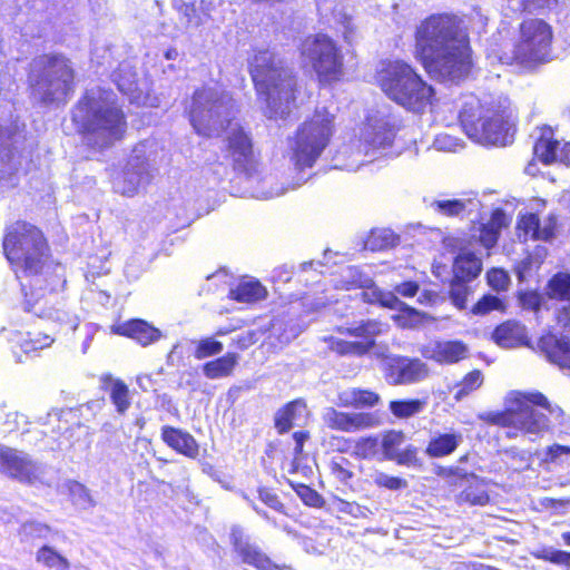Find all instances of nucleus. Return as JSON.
Wrapping results in <instances>:
<instances>
[{
  "mask_svg": "<svg viewBox=\"0 0 570 570\" xmlns=\"http://www.w3.org/2000/svg\"><path fill=\"white\" fill-rule=\"evenodd\" d=\"M414 53L430 77L439 81H458L470 70L469 40L454 16L432 14L421 21Z\"/></svg>",
  "mask_w": 570,
  "mask_h": 570,
  "instance_id": "nucleus-1",
  "label": "nucleus"
},
{
  "mask_svg": "<svg viewBox=\"0 0 570 570\" xmlns=\"http://www.w3.org/2000/svg\"><path fill=\"white\" fill-rule=\"evenodd\" d=\"M236 106L232 97L217 87H204L195 91L189 106V119L202 136L212 137L227 129V151L234 167L249 171L254 165L252 138L243 127L234 122Z\"/></svg>",
  "mask_w": 570,
  "mask_h": 570,
  "instance_id": "nucleus-2",
  "label": "nucleus"
},
{
  "mask_svg": "<svg viewBox=\"0 0 570 570\" xmlns=\"http://www.w3.org/2000/svg\"><path fill=\"white\" fill-rule=\"evenodd\" d=\"M504 411H490L480 413V420L510 429L509 436L524 435L540 436L550 429L548 414L554 420L563 417V411L551 405L540 392L521 393L512 391L505 396Z\"/></svg>",
  "mask_w": 570,
  "mask_h": 570,
  "instance_id": "nucleus-3",
  "label": "nucleus"
},
{
  "mask_svg": "<svg viewBox=\"0 0 570 570\" xmlns=\"http://www.w3.org/2000/svg\"><path fill=\"white\" fill-rule=\"evenodd\" d=\"M250 75L268 118H284L296 107V80L293 72L272 52L254 55Z\"/></svg>",
  "mask_w": 570,
  "mask_h": 570,
  "instance_id": "nucleus-4",
  "label": "nucleus"
},
{
  "mask_svg": "<svg viewBox=\"0 0 570 570\" xmlns=\"http://www.w3.org/2000/svg\"><path fill=\"white\" fill-rule=\"evenodd\" d=\"M514 110L507 98L480 100L470 97L460 111L465 134L482 145L505 146L514 134Z\"/></svg>",
  "mask_w": 570,
  "mask_h": 570,
  "instance_id": "nucleus-5",
  "label": "nucleus"
},
{
  "mask_svg": "<svg viewBox=\"0 0 570 570\" xmlns=\"http://www.w3.org/2000/svg\"><path fill=\"white\" fill-rule=\"evenodd\" d=\"M75 117H81L86 142L97 148L111 146L125 132L124 114L111 92L89 91Z\"/></svg>",
  "mask_w": 570,
  "mask_h": 570,
  "instance_id": "nucleus-6",
  "label": "nucleus"
},
{
  "mask_svg": "<svg viewBox=\"0 0 570 570\" xmlns=\"http://www.w3.org/2000/svg\"><path fill=\"white\" fill-rule=\"evenodd\" d=\"M27 82L30 97L42 105L65 102L73 89L75 69L61 53H42L31 59Z\"/></svg>",
  "mask_w": 570,
  "mask_h": 570,
  "instance_id": "nucleus-7",
  "label": "nucleus"
},
{
  "mask_svg": "<svg viewBox=\"0 0 570 570\" xmlns=\"http://www.w3.org/2000/svg\"><path fill=\"white\" fill-rule=\"evenodd\" d=\"M377 82L385 95L409 110L421 112L434 98V89L403 61H390L377 72Z\"/></svg>",
  "mask_w": 570,
  "mask_h": 570,
  "instance_id": "nucleus-8",
  "label": "nucleus"
},
{
  "mask_svg": "<svg viewBox=\"0 0 570 570\" xmlns=\"http://www.w3.org/2000/svg\"><path fill=\"white\" fill-rule=\"evenodd\" d=\"M335 131V116L326 108L301 124L287 140V156L297 169L311 168L323 154Z\"/></svg>",
  "mask_w": 570,
  "mask_h": 570,
  "instance_id": "nucleus-9",
  "label": "nucleus"
},
{
  "mask_svg": "<svg viewBox=\"0 0 570 570\" xmlns=\"http://www.w3.org/2000/svg\"><path fill=\"white\" fill-rule=\"evenodd\" d=\"M3 252L12 265L29 275L40 273L48 258V246L42 233L23 222H17L7 229Z\"/></svg>",
  "mask_w": 570,
  "mask_h": 570,
  "instance_id": "nucleus-10",
  "label": "nucleus"
},
{
  "mask_svg": "<svg viewBox=\"0 0 570 570\" xmlns=\"http://www.w3.org/2000/svg\"><path fill=\"white\" fill-rule=\"evenodd\" d=\"M3 252L12 265L29 275L40 273L48 258V246L42 233L23 222H17L7 229Z\"/></svg>",
  "mask_w": 570,
  "mask_h": 570,
  "instance_id": "nucleus-11",
  "label": "nucleus"
},
{
  "mask_svg": "<svg viewBox=\"0 0 570 570\" xmlns=\"http://www.w3.org/2000/svg\"><path fill=\"white\" fill-rule=\"evenodd\" d=\"M394 137L395 128L389 117H370L362 129L360 139L341 151V155L346 158L344 168L357 170L361 166L386 155Z\"/></svg>",
  "mask_w": 570,
  "mask_h": 570,
  "instance_id": "nucleus-12",
  "label": "nucleus"
},
{
  "mask_svg": "<svg viewBox=\"0 0 570 570\" xmlns=\"http://www.w3.org/2000/svg\"><path fill=\"white\" fill-rule=\"evenodd\" d=\"M346 273V288H363L361 296L364 302L370 304L379 303L382 306L399 309V314L393 316L399 326L415 328L433 320L430 315L405 305L393 293L382 292L373 285L368 276L363 275L357 268L348 267Z\"/></svg>",
  "mask_w": 570,
  "mask_h": 570,
  "instance_id": "nucleus-13",
  "label": "nucleus"
},
{
  "mask_svg": "<svg viewBox=\"0 0 570 570\" xmlns=\"http://www.w3.org/2000/svg\"><path fill=\"white\" fill-rule=\"evenodd\" d=\"M301 59L323 82L337 80L343 75V57L334 41L325 35L307 37L301 46Z\"/></svg>",
  "mask_w": 570,
  "mask_h": 570,
  "instance_id": "nucleus-14",
  "label": "nucleus"
},
{
  "mask_svg": "<svg viewBox=\"0 0 570 570\" xmlns=\"http://www.w3.org/2000/svg\"><path fill=\"white\" fill-rule=\"evenodd\" d=\"M552 30L540 19H530L520 27V38L514 46L513 56L501 57L504 63L513 60L521 63L544 62L551 58Z\"/></svg>",
  "mask_w": 570,
  "mask_h": 570,
  "instance_id": "nucleus-15",
  "label": "nucleus"
},
{
  "mask_svg": "<svg viewBox=\"0 0 570 570\" xmlns=\"http://www.w3.org/2000/svg\"><path fill=\"white\" fill-rule=\"evenodd\" d=\"M383 370L386 381L392 385H406L420 382L428 376L426 365L419 358L400 355H384Z\"/></svg>",
  "mask_w": 570,
  "mask_h": 570,
  "instance_id": "nucleus-16",
  "label": "nucleus"
},
{
  "mask_svg": "<svg viewBox=\"0 0 570 570\" xmlns=\"http://www.w3.org/2000/svg\"><path fill=\"white\" fill-rule=\"evenodd\" d=\"M322 419L327 428L346 433H354L380 425V420L373 413L342 412L333 406L324 410Z\"/></svg>",
  "mask_w": 570,
  "mask_h": 570,
  "instance_id": "nucleus-17",
  "label": "nucleus"
},
{
  "mask_svg": "<svg viewBox=\"0 0 570 570\" xmlns=\"http://www.w3.org/2000/svg\"><path fill=\"white\" fill-rule=\"evenodd\" d=\"M0 472L19 481L31 482L38 468L28 455L14 449H0Z\"/></svg>",
  "mask_w": 570,
  "mask_h": 570,
  "instance_id": "nucleus-18",
  "label": "nucleus"
},
{
  "mask_svg": "<svg viewBox=\"0 0 570 570\" xmlns=\"http://www.w3.org/2000/svg\"><path fill=\"white\" fill-rule=\"evenodd\" d=\"M557 226V218L549 214L541 218L537 213H527L520 216L518 229L523 232L524 239L528 237L539 240H549L553 237Z\"/></svg>",
  "mask_w": 570,
  "mask_h": 570,
  "instance_id": "nucleus-19",
  "label": "nucleus"
},
{
  "mask_svg": "<svg viewBox=\"0 0 570 570\" xmlns=\"http://www.w3.org/2000/svg\"><path fill=\"white\" fill-rule=\"evenodd\" d=\"M230 540L243 562L261 570H272L271 560L248 541V538L240 528L234 527L232 529Z\"/></svg>",
  "mask_w": 570,
  "mask_h": 570,
  "instance_id": "nucleus-20",
  "label": "nucleus"
},
{
  "mask_svg": "<svg viewBox=\"0 0 570 570\" xmlns=\"http://www.w3.org/2000/svg\"><path fill=\"white\" fill-rule=\"evenodd\" d=\"M539 348L548 361L558 365L562 371H568L570 376V338L547 334L540 338Z\"/></svg>",
  "mask_w": 570,
  "mask_h": 570,
  "instance_id": "nucleus-21",
  "label": "nucleus"
},
{
  "mask_svg": "<svg viewBox=\"0 0 570 570\" xmlns=\"http://www.w3.org/2000/svg\"><path fill=\"white\" fill-rule=\"evenodd\" d=\"M423 356L438 363H456L468 355V346L461 341H438L426 345Z\"/></svg>",
  "mask_w": 570,
  "mask_h": 570,
  "instance_id": "nucleus-22",
  "label": "nucleus"
},
{
  "mask_svg": "<svg viewBox=\"0 0 570 570\" xmlns=\"http://www.w3.org/2000/svg\"><path fill=\"white\" fill-rule=\"evenodd\" d=\"M492 340L503 348L528 345L527 328L517 321H507L493 331Z\"/></svg>",
  "mask_w": 570,
  "mask_h": 570,
  "instance_id": "nucleus-23",
  "label": "nucleus"
},
{
  "mask_svg": "<svg viewBox=\"0 0 570 570\" xmlns=\"http://www.w3.org/2000/svg\"><path fill=\"white\" fill-rule=\"evenodd\" d=\"M308 411L303 400H295L286 404L275 415V426L279 433L287 432L293 425L306 422Z\"/></svg>",
  "mask_w": 570,
  "mask_h": 570,
  "instance_id": "nucleus-24",
  "label": "nucleus"
},
{
  "mask_svg": "<svg viewBox=\"0 0 570 570\" xmlns=\"http://www.w3.org/2000/svg\"><path fill=\"white\" fill-rule=\"evenodd\" d=\"M389 327L390 326L386 323H382L375 320H367L355 323L352 326L340 327L338 332L341 334L362 338L363 341L360 343H367L370 351L375 344V338L385 334L389 331Z\"/></svg>",
  "mask_w": 570,
  "mask_h": 570,
  "instance_id": "nucleus-25",
  "label": "nucleus"
},
{
  "mask_svg": "<svg viewBox=\"0 0 570 570\" xmlns=\"http://www.w3.org/2000/svg\"><path fill=\"white\" fill-rule=\"evenodd\" d=\"M377 393L370 390L348 387L337 393L336 405L342 407H373L380 402Z\"/></svg>",
  "mask_w": 570,
  "mask_h": 570,
  "instance_id": "nucleus-26",
  "label": "nucleus"
},
{
  "mask_svg": "<svg viewBox=\"0 0 570 570\" xmlns=\"http://www.w3.org/2000/svg\"><path fill=\"white\" fill-rule=\"evenodd\" d=\"M464 489L458 495V503H469L471 505H485L490 501L488 483L475 475L463 478Z\"/></svg>",
  "mask_w": 570,
  "mask_h": 570,
  "instance_id": "nucleus-27",
  "label": "nucleus"
},
{
  "mask_svg": "<svg viewBox=\"0 0 570 570\" xmlns=\"http://www.w3.org/2000/svg\"><path fill=\"white\" fill-rule=\"evenodd\" d=\"M463 435L460 432L435 433L430 439L426 453L431 458H442L453 453L462 443Z\"/></svg>",
  "mask_w": 570,
  "mask_h": 570,
  "instance_id": "nucleus-28",
  "label": "nucleus"
},
{
  "mask_svg": "<svg viewBox=\"0 0 570 570\" xmlns=\"http://www.w3.org/2000/svg\"><path fill=\"white\" fill-rule=\"evenodd\" d=\"M482 262L471 252L463 250L454 258L453 274L456 281L470 282L479 276Z\"/></svg>",
  "mask_w": 570,
  "mask_h": 570,
  "instance_id": "nucleus-29",
  "label": "nucleus"
},
{
  "mask_svg": "<svg viewBox=\"0 0 570 570\" xmlns=\"http://www.w3.org/2000/svg\"><path fill=\"white\" fill-rule=\"evenodd\" d=\"M163 439L170 448L186 456L196 458L198 454V444L189 433L166 428L163 431Z\"/></svg>",
  "mask_w": 570,
  "mask_h": 570,
  "instance_id": "nucleus-30",
  "label": "nucleus"
},
{
  "mask_svg": "<svg viewBox=\"0 0 570 570\" xmlns=\"http://www.w3.org/2000/svg\"><path fill=\"white\" fill-rule=\"evenodd\" d=\"M230 298L246 304L259 302L267 296L266 288L253 278L243 279L229 292Z\"/></svg>",
  "mask_w": 570,
  "mask_h": 570,
  "instance_id": "nucleus-31",
  "label": "nucleus"
},
{
  "mask_svg": "<svg viewBox=\"0 0 570 570\" xmlns=\"http://www.w3.org/2000/svg\"><path fill=\"white\" fill-rule=\"evenodd\" d=\"M237 363L238 355L235 353H227L222 357L205 363L203 366V373L209 380L227 377L232 375Z\"/></svg>",
  "mask_w": 570,
  "mask_h": 570,
  "instance_id": "nucleus-32",
  "label": "nucleus"
},
{
  "mask_svg": "<svg viewBox=\"0 0 570 570\" xmlns=\"http://www.w3.org/2000/svg\"><path fill=\"white\" fill-rule=\"evenodd\" d=\"M476 205L478 202L470 198H440L431 203V207L436 213L449 217L460 216Z\"/></svg>",
  "mask_w": 570,
  "mask_h": 570,
  "instance_id": "nucleus-33",
  "label": "nucleus"
},
{
  "mask_svg": "<svg viewBox=\"0 0 570 570\" xmlns=\"http://www.w3.org/2000/svg\"><path fill=\"white\" fill-rule=\"evenodd\" d=\"M102 386L109 393L114 404L117 407L119 413L125 412L130 402H129V390L127 385L117 379L111 376H106L102 379Z\"/></svg>",
  "mask_w": 570,
  "mask_h": 570,
  "instance_id": "nucleus-34",
  "label": "nucleus"
},
{
  "mask_svg": "<svg viewBox=\"0 0 570 570\" xmlns=\"http://www.w3.org/2000/svg\"><path fill=\"white\" fill-rule=\"evenodd\" d=\"M546 295L551 299L570 303V273H557L546 286Z\"/></svg>",
  "mask_w": 570,
  "mask_h": 570,
  "instance_id": "nucleus-35",
  "label": "nucleus"
},
{
  "mask_svg": "<svg viewBox=\"0 0 570 570\" xmlns=\"http://www.w3.org/2000/svg\"><path fill=\"white\" fill-rule=\"evenodd\" d=\"M0 160L2 163V167L0 168L2 178L12 176L18 173L21 167V156L17 147H8L2 136L0 137Z\"/></svg>",
  "mask_w": 570,
  "mask_h": 570,
  "instance_id": "nucleus-36",
  "label": "nucleus"
},
{
  "mask_svg": "<svg viewBox=\"0 0 570 570\" xmlns=\"http://www.w3.org/2000/svg\"><path fill=\"white\" fill-rule=\"evenodd\" d=\"M426 406L425 400H399L391 401L389 409L391 413L400 420H406L420 414Z\"/></svg>",
  "mask_w": 570,
  "mask_h": 570,
  "instance_id": "nucleus-37",
  "label": "nucleus"
},
{
  "mask_svg": "<svg viewBox=\"0 0 570 570\" xmlns=\"http://www.w3.org/2000/svg\"><path fill=\"white\" fill-rule=\"evenodd\" d=\"M399 236L389 228L373 229L365 240V247L371 250H382L395 246Z\"/></svg>",
  "mask_w": 570,
  "mask_h": 570,
  "instance_id": "nucleus-38",
  "label": "nucleus"
},
{
  "mask_svg": "<svg viewBox=\"0 0 570 570\" xmlns=\"http://www.w3.org/2000/svg\"><path fill=\"white\" fill-rule=\"evenodd\" d=\"M559 142L552 138L551 132H544L535 142L533 151L543 164H551L557 159Z\"/></svg>",
  "mask_w": 570,
  "mask_h": 570,
  "instance_id": "nucleus-39",
  "label": "nucleus"
},
{
  "mask_svg": "<svg viewBox=\"0 0 570 570\" xmlns=\"http://www.w3.org/2000/svg\"><path fill=\"white\" fill-rule=\"evenodd\" d=\"M405 435L401 431L391 430L383 434L380 440V460H391L396 456L400 446L404 443Z\"/></svg>",
  "mask_w": 570,
  "mask_h": 570,
  "instance_id": "nucleus-40",
  "label": "nucleus"
},
{
  "mask_svg": "<svg viewBox=\"0 0 570 570\" xmlns=\"http://www.w3.org/2000/svg\"><path fill=\"white\" fill-rule=\"evenodd\" d=\"M332 351L342 355H364L368 352L367 343L347 342L334 336L325 337Z\"/></svg>",
  "mask_w": 570,
  "mask_h": 570,
  "instance_id": "nucleus-41",
  "label": "nucleus"
},
{
  "mask_svg": "<svg viewBox=\"0 0 570 570\" xmlns=\"http://www.w3.org/2000/svg\"><path fill=\"white\" fill-rule=\"evenodd\" d=\"M353 454L360 459H379L381 458L380 452V439L377 436H363L355 441Z\"/></svg>",
  "mask_w": 570,
  "mask_h": 570,
  "instance_id": "nucleus-42",
  "label": "nucleus"
},
{
  "mask_svg": "<svg viewBox=\"0 0 570 570\" xmlns=\"http://www.w3.org/2000/svg\"><path fill=\"white\" fill-rule=\"evenodd\" d=\"M37 561L56 570H68L70 568L69 561L48 546H43L39 549L37 552Z\"/></svg>",
  "mask_w": 570,
  "mask_h": 570,
  "instance_id": "nucleus-43",
  "label": "nucleus"
},
{
  "mask_svg": "<svg viewBox=\"0 0 570 570\" xmlns=\"http://www.w3.org/2000/svg\"><path fill=\"white\" fill-rule=\"evenodd\" d=\"M69 494L73 503L82 509H87L95 505L89 490L81 483L71 481L68 484Z\"/></svg>",
  "mask_w": 570,
  "mask_h": 570,
  "instance_id": "nucleus-44",
  "label": "nucleus"
},
{
  "mask_svg": "<svg viewBox=\"0 0 570 570\" xmlns=\"http://www.w3.org/2000/svg\"><path fill=\"white\" fill-rule=\"evenodd\" d=\"M482 382H483V377H482L481 372L472 371L463 379V381L456 387L454 399L456 401L462 400L464 396H466L471 392L479 389L481 386Z\"/></svg>",
  "mask_w": 570,
  "mask_h": 570,
  "instance_id": "nucleus-45",
  "label": "nucleus"
},
{
  "mask_svg": "<svg viewBox=\"0 0 570 570\" xmlns=\"http://www.w3.org/2000/svg\"><path fill=\"white\" fill-rule=\"evenodd\" d=\"M372 482L389 490H401L407 487V482L399 476L389 475L382 471H374L371 475Z\"/></svg>",
  "mask_w": 570,
  "mask_h": 570,
  "instance_id": "nucleus-46",
  "label": "nucleus"
},
{
  "mask_svg": "<svg viewBox=\"0 0 570 570\" xmlns=\"http://www.w3.org/2000/svg\"><path fill=\"white\" fill-rule=\"evenodd\" d=\"M111 332L140 341V336L142 334V321L136 318L115 324L111 326Z\"/></svg>",
  "mask_w": 570,
  "mask_h": 570,
  "instance_id": "nucleus-47",
  "label": "nucleus"
},
{
  "mask_svg": "<svg viewBox=\"0 0 570 570\" xmlns=\"http://www.w3.org/2000/svg\"><path fill=\"white\" fill-rule=\"evenodd\" d=\"M503 302L491 294L484 295L478 303L472 307V313L476 315H485L491 311H503Z\"/></svg>",
  "mask_w": 570,
  "mask_h": 570,
  "instance_id": "nucleus-48",
  "label": "nucleus"
},
{
  "mask_svg": "<svg viewBox=\"0 0 570 570\" xmlns=\"http://www.w3.org/2000/svg\"><path fill=\"white\" fill-rule=\"evenodd\" d=\"M196 344L195 357L198 360L217 355L223 351V344L213 337L200 340Z\"/></svg>",
  "mask_w": 570,
  "mask_h": 570,
  "instance_id": "nucleus-49",
  "label": "nucleus"
},
{
  "mask_svg": "<svg viewBox=\"0 0 570 570\" xmlns=\"http://www.w3.org/2000/svg\"><path fill=\"white\" fill-rule=\"evenodd\" d=\"M547 461L556 464H570V445L554 443L546 451Z\"/></svg>",
  "mask_w": 570,
  "mask_h": 570,
  "instance_id": "nucleus-50",
  "label": "nucleus"
},
{
  "mask_svg": "<svg viewBox=\"0 0 570 570\" xmlns=\"http://www.w3.org/2000/svg\"><path fill=\"white\" fill-rule=\"evenodd\" d=\"M463 283L464 282L456 281L454 278L450 288V298L452 303L460 309L465 308L468 296L470 294V288Z\"/></svg>",
  "mask_w": 570,
  "mask_h": 570,
  "instance_id": "nucleus-51",
  "label": "nucleus"
},
{
  "mask_svg": "<svg viewBox=\"0 0 570 570\" xmlns=\"http://www.w3.org/2000/svg\"><path fill=\"white\" fill-rule=\"evenodd\" d=\"M488 284L491 288L497 292H503L509 288L510 276L501 268H492L487 273Z\"/></svg>",
  "mask_w": 570,
  "mask_h": 570,
  "instance_id": "nucleus-52",
  "label": "nucleus"
},
{
  "mask_svg": "<svg viewBox=\"0 0 570 570\" xmlns=\"http://www.w3.org/2000/svg\"><path fill=\"white\" fill-rule=\"evenodd\" d=\"M538 559L550 561L556 564H569L570 553L553 548H542L534 553Z\"/></svg>",
  "mask_w": 570,
  "mask_h": 570,
  "instance_id": "nucleus-53",
  "label": "nucleus"
},
{
  "mask_svg": "<svg viewBox=\"0 0 570 570\" xmlns=\"http://www.w3.org/2000/svg\"><path fill=\"white\" fill-rule=\"evenodd\" d=\"M53 343V338L46 334H37L35 337L27 338L21 343L24 353L35 352L49 347Z\"/></svg>",
  "mask_w": 570,
  "mask_h": 570,
  "instance_id": "nucleus-54",
  "label": "nucleus"
},
{
  "mask_svg": "<svg viewBox=\"0 0 570 570\" xmlns=\"http://www.w3.org/2000/svg\"><path fill=\"white\" fill-rule=\"evenodd\" d=\"M434 147L438 150L455 153L462 148V142L459 138L448 134H440L434 140Z\"/></svg>",
  "mask_w": 570,
  "mask_h": 570,
  "instance_id": "nucleus-55",
  "label": "nucleus"
},
{
  "mask_svg": "<svg viewBox=\"0 0 570 570\" xmlns=\"http://www.w3.org/2000/svg\"><path fill=\"white\" fill-rule=\"evenodd\" d=\"M127 73L128 72L125 68L120 69V73L117 80L118 88L126 95L135 96V94L138 91V80L136 78L132 80L129 79Z\"/></svg>",
  "mask_w": 570,
  "mask_h": 570,
  "instance_id": "nucleus-56",
  "label": "nucleus"
},
{
  "mask_svg": "<svg viewBox=\"0 0 570 570\" xmlns=\"http://www.w3.org/2000/svg\"><path fill=\"white\" fill-rule=\"evenodd\" d=\"M519 301L523 308L538 311L542 303V296L537 292H525L520 294Z\"/></svg>",
  "mask_w": 570,
  "mask_h": 570,
  "instance_id": "nucleus-57",
  "label": "nucleus"
},
{
  "mask_svg": "<svg viewBox=\"0 0 570 570\" xmlns=\"http://www.w3.org/2000/svg\"><path fill=\"white\" fill-rule=\"evenodd\" d=\"M499 234L492 227H489L487 224L482 225L480 228L479 239L480 243L488 249L492 248L497 242Z\"/></svg>",
  "mask_w": 570,
  "mask_h": 570,
  "instance_id": "nucleus-58",
  "label": "nucleus"
},
{
  "mask_svg": "<svg viewBox=\"0 0 570 570\" xmlns=\"http://www.w3.org/2000/svg\"><path fill=\"white\" fill-rule=\"evenodd\" d=\"M391 460L396 461L401 465H411L416 461V451L414 448L409 446L403 451H399L396 456Z\"/></svg>",
  "mask_w": 570,
  "mask_h": 570,
  "instance_id": "nucleus-59",
  "label": "nucleus"
},
{
  "mask_svg": "<svg viewBox=\"0 0 570 570\" xmlns=\"http://www.w3.org/2000/svg\"><path fill=\"white\" fill-rule=\"evenodd\" d=\"M298 494L302 500L311 507H317L321 502V497L318 493L308 487H302V489L298 491Z\"/></svg>",
  "mask_w": 570,
  "mask_h": 570,
  "instance_id": "nucleus-60",
  "label": "nucleus"
},
{
  "mask_svg": "<svg viewBox=\"0 0 570 570\" xmlns=\"http://www.w3.org/2000/svg\"><path fill=\"white\" fill-rule=\"evenodd\" d=\"M507 224V216L500 209L494 210L491 215L490 220L487 223L489 227H492L498 233H500L501 228Z\"/></svg>",
  "mask_w": 570,
  "mask_h": 570,
  "instance_id": "nucleus-61",
  "label": "nucleus"
},
{
  "mask_svg": "<svg viewBox=\"0 0 570 570\" xmlns=\"http://www.w3.org/2000/svg\"><path fill=\"white\" fill-rule=\"evenodd\" d=\"M180 12H181L187 26H191V24L197 26L198 24L196 9L193 4H184L180 8Z\"/></svg>",
  "mask_w": 570,
  "mask_h": 570,
  "instance_id": "nucleus-62",
  "label": "nucleus"
},
{
  "mask_svg": "<svg viewBox=\"0 0 570 570\" xmlns=\"http://www.w3.org/2000/svg\"><path fill=\"white\" fill-rule=\"evenodd\" d=\"M395 291L404 297H413L419 292V285L415 282H405L397 285Z\"/></svg>",
  "mask_w": 570,
  "mask_h": 570,
  "instance_id": "nucleus-63",
  "label": "nucleus"
},
{
  "mask_svg": "<svg viewBox=\"0 0 570 570\" xmlns=\"http://www.w3.org/2000/svg\"><path fill=\"white\" fill-rule=\"evenodd\" d=\"M341 24H342L341 31L343 33L345 41L352 42L354 40V24L352 22V19L348 17H344Z\"/></svg>",
  "mask_w": 570,
  "mask_h": 570,
  "instance_id": "nucleus-64",
  "label": "nucleus"
}]
</instances>
